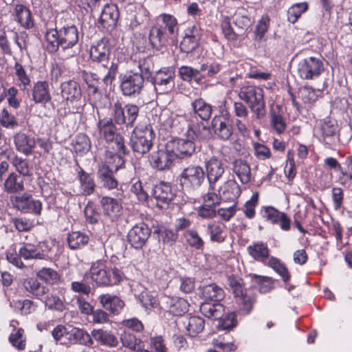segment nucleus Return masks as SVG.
<instances>
[{"label":"nucleus","instance_id":"1","mask_svg":"<svg viewBox=\"0 0 352 352\" xmlns=\"http://www.w3.org/2000/svg\"><path fill=\"white\" fill-rule=\"evenodd\" d=\"M47 49L51 53L56 52L59 48L63 51L73 49L79 40V32L74 25L58 29H47L45 32Z\"/></svg>","mask_w":352,"mask_h":352},{"label":"nucleus","instance_id":"2","mask_svg":"<svg viewBox=\"0 0 352 352\" xmlns=\"http://www.w3.org/2000/svg\"><path fill=\"white\" fill-rule=\"evenodd\" d=\"M110 52L109 40L103 37L91 45L89 52L93 63L100 64L102 67L108 69L107 73L102 78V82L107 86L112 85L118 72V65L109 60Z\"/></svg>","mask_w":352,"mask_h":352},{"label":"nucleus","instance_id":"3","mask_svg":"<svg viewBox=\"0 0 352 352\" xmlns=\"http://www.w3.org/2000/svg\"><path fill=\"white\" fill-rule=\"evenodd\" d=\"M111 118H106L99 120L97 124L99 138L104 140L107 144H113L112 148L115 151L112 157L114 161L118 160V162H121L120 167L124 164V161L122 155L129 153V151L125 146L124 138L119 133Z\"/></svg>","mask_w":352,"mask_h":352},{"label":"nucleus","instance_id":"4","mask_svg":"<svg viewBox=\"0 0 352 352\" xmlns=\"http://www.w3.org/2000/svg\"><path fill=\"white\" fill-rule=\"evenodd\" d=\"M85 275H89L98 286H109L118 284L123 278V273L118 268L107 269L104 263L98 261L94 263Z\"/></svg>","mask_w":352,"mask_h":352},{"label":"nucleus","instance_id":"5","mask_svg":"<svg viewBox=\"0 0 352 352\" xmlns=\"http://www.w3.org/2000/svg\"><path fill=\"white\" fill-rule=\"evenodd\" d=\"M239 98L245 101L256 118L266 115L265 102L263 89L256 86H243L238 91Z\"/></svg>","mask_w":352,"mask_h":352},{"label":"nucleus","instance_id":"6","mask_svg":"<svg viewBox=\"0 0 352 352\" xmlns=\"http://www.w3.org/2000/svg\"><path fill=\"white\" fill-rule=\"evenodd\" d=\"M155 133L151 126H135L130 137L129 145L137 155L146 154L153 146Z\"/></svg>","mask_w":352,"mask_h":352},{"label":"nucleus","instance_id":"7","mask_svg":"<svg viewBox=\"0 0 352 352\" xmlns=\"http://www.w3.org/2000/svg\"><path fill=\"white\" fill-rule=\"evenodd\" d=\"M119 79V87L123 96L137 98L142 94L145 84L142 74L129 71L120 74Z\"/></svg>","mask_w":352,"mask_h":352},{"label":"nucleus","instance_id":"8","mask_svg":"<svg viewBox=\"0 0 352 352\" xmlns=\"http://www.w3.org/2000/svg\"><path fill=\"white\" fill-rule=\"evenodd\" d=\"M111 116L118 125L133 127L137 120L140 109L135 104L129 103L122 107V102L117 100L111 106Z\"/></svg>","mask_w":352,"mask_h":352},{"label":"nucleus","instance_id":"9","mask_svg":"<svg viewBox=\"0 0 352 352\" xmlns=\"http://www.w3.org/2000/svg\"><path fill=\"white\" fill-rule=\"evenodd\" d=\"M206 179L203 168L199 165H189L184 168L179 175L180 184L184 190L193 192L198 189Z\"/></svg>","mask_w":352,"mask_h":352},{"label":"nucleus","instance_id":"10","mask_svg":"<svg viewBox=\"0 0 352 352\" xmlns=\"http://www.w3.org/2000/svg\"><path fill=\"white\" fill-rule=\"evenodd\" d=\"M175 70L171 67H163L157 71L151 77V82L157 94L170 92L175 87Z\"/></svg>","mask_w":352,"mask_h":352},{"label":"nucleus","instance_id":"11","mask_svg":"<svg viewBox=\"0 0 352 352\" xmlns=\"http://www.w3.org/2000/svg\"><path fill=\"white\" fill-rule=\"evenodd\" d=\"M324 71V64L321 59L308 57L300 60L297 67V74L303 80H315Z\"/></svg>","mask_w":352,"mask_h":352},{"label":"nucleus","instance_id":"12","mask_svg":"<svg viewBox=\"0 0 352 352\" xmlns=\"http://www.w3.org/2000/svg\"><path fill=\"white\" fill-rule=\"evenodd\" d=\"M150 165L159 170L168 169L175 160V155L171 148L166 144L165 149L152 152L148 157Z\"/></svg>","mask_w":352,"mask_h":352},{"label":"nucleus","instance_id":"13","mask_svg":"<svg viewBox=\"0 0 352 352\" xmlns=\"http://www.w3.org/2000/svg\"><path fill=\"white\" fill-rule=\"evenodd\" d=\"M175 193L169 184L161 182L154 186L151 190L150 201H155L156 206L164 208L173 199Z\"/></svg>","mask_w":352,"mask_h":352},{"label":"nucleus","instance_id":"14","mask_svg":"<svg viewBox=\"0 0 352 352\" xmlns=\"http://www.w3.org/2000/svg\"><path fill=\"white\" fill-rule=\"evenodd\" d=\"M168 146L175 155V158L185 159L190 157L196 151V144L193 140L177 139L168 142Z\"/></svg>","mask_w":352,"mask_h":352},{"label":"nucleus","instance_id":"15","mask_svg":"<svg viewBox=\"0 0 352 352\" xmlns=\"http://www.w3.org/2000/svg\"><path fill=\"white\" fill-rule=\"evenodd\" d=\"M207 178L212 190H216L217 182L222 177L225 169L222 162L217 157H212L206 162Z\"/></svg>","mask_w":352,"mask_h":352},{"label":"nucleus","instance_id":"16","mask_svg":"<svg viewBox=\"0 0 352 352\" xmlns=\"http://www.w3.org/2000/svg\"><path fill=\"white\" fill-rule=\"evenodd\" d=\"M151 234L148 225L141 221L134 226L128 234V240L136 249L142 248Z\"/></svg>","mask_w":352,"mask_h":352},{"label":"nucleus","instance_id":"17","mask_svg":"<svg viewBox=\"0 0 352 352\" xmlns=\"http://www.w3.org/2000/svg\"><path fill=\"white\" fill-rule=\"evenodd\" d=\"M11 201L14 207L25 212L38 214L42 209L41 202L38 200L31 199V196L28 194H24L23 196L12 197Z\"/></svg>","mask_w":352,"mask_h":352},{"label":"nucleus","instance_id":"18","mask_svg":"<svg viewBox=\"0 0 352 352\" xmlns=\"http://www.w3.org/2000/svg\"><path fill=\"white\" fill-rule=\"evenodd\" d=\"M56 289H53L51 293L47 292L44 297H43V302L45 306L51 311L57 312H63L66 309V305L65 303L64 293L65 289L60 288L58 293L60 296L56 293Z\"/></svg>","mask_w":352,"mask_h":352},{"label":"nucleus","instance_id":"19","mask_svg":"<svg viewBox=\"0 0 352 352\" xmlns=\"http://www.w3.org/2000/svg\"><path fill=\"white\" fill-rule=\"evenodd\" d=\"M199 291L204 302H221L225 297L224 290L215 283L199 287Z\"/></svg>","mask_w":352,"mask_h":352},{"label":"nucleus","instance_id":"20","mask_svg":"<svg viewBox=\"0 0 352 352\" xmlns=\"http://www.w3.org/2000/svg\"><path fill=\"white\" fill-rule=\"evenodd\" d=\"M12 16L14 20L25 30H30L34 26V21L30 10L23 4L14 6Z\"/></svg>","mask_w":352,"mask_h":352},{"label":"nucleus","instance_id":"21","mask_svg":"<svg viewBox=\"0 0 352 352\" xmlns=\"http://www.w3.org/2000/svg\"><path fill=\"white\" fill-rule=\"evenodd\" d=\"M67 344H79L87 346H91L94 340L90 334L85 330L77 327H69L66 334Z\"/></svg>","mask_w":352,"mask_h":352},{"label":"nucleus","instance_id":"22","mask_svg":"<svg viewBox=\"0 0 352 352\" xmlns=\"http://www.w3.org/2000/svg\"><path fill=\"white\" fill-rule=\"evenodd\" d=\"M76 171L80 195L83 196L92 195L96 188V184L92 175L87 173L80 166L77 168Z\"/></svg>","mask_w":352,"mask_h":352},{"label":"nucleus","instance_id":"23","mask_svg":"<svg viewBox=\"0 0 352 352\" xmlns=\"http://www.w3.org/2000/svg\"><path fill=\"white\" fill-rule=\"evenodd\" d=\"M98 300L102 308L113 315L119 314L124 307V302L116 295L101 294Z\"/></svg>","mask_w":352,"mask_h":352},{"label":"nucleus","instance_id":"24","mask_svg":"<svg viewBox=\"0 0 352 352\" xmlns=\"http://www.w3.org/2000/svg\"><path fill=\"white\" fill-rule=\"evenodd\" d=\"M14 143L16 149L25 155H31L36 144L34 137L23 132L16 133L14 135Z\"/></svg>","mask_w":352,"mask_h":352},{"label":"nucleus","instance_id":"25","mask_svg":"<svg viewBox=\"0 0 352 352\" xmlns=\"http://www.w3.org/2000/svg\"><path fill=\"white\" fill-rule=\"evenodd\" d=\"M32 91V100L36 104L45 105L52 99L49 84L45 80L35 82Z\"/></svg>","mask_w":352,"mask_h":352},{"label":"nucleus","instance_id":"26","mask_svg":"<svg viewBox=\"0 0 352 352\" xmlns=\"http://www.w3.org/2000/svg\"><path fill=\"white\" fill-rule=\"evenodd\" d=\"M118 17L119 11L117 6L114 4H106L99 18V23L104 28H114Z\"/></svg>","mask_w":352,"mask_h":352},{"label":"nucleus","instance_id":"27","mask_svg":"<svg viewBox=\"0 0 352 352\" xmlns=\"http://www.w3.org/2000/svg\"><path fill=\"white\" fill-rule=\"evenodd\" d=\"M323 141L331 145L335 142L338 132V125L335 120L327 119L321 122L319 127Z\"/></svg>","mask_w":352,"mask_h":352},{"label":"nucleus","instance_id":"28","mask_svg":"<svg viewBox=\"0 0 352 352\" xmlns=\"http://www.w3.org/2000/svg\"><path fill=\"white\" fill-rule=\"evenodd\" d=\"M219 193L224 201H234L241 194V188L235 180L230 179L219 187Z\"/></svg>","mask_w":352,"mask_h":352},{"label":"nucleus","instance_id":"29","mask_svg":"<svg viewBox=\"0 0 352 352\" xmlns=\"http://www.w3.org/2000/svg\"><path fill=\"white\" fill-rule=\"evenodd\" d=\"M200 312L209 319L218 320L225 313V307L221 302H202L199 306Z\"/></svg>","mask_w":352,"mask_h":352},{"label":"nucleus","instance_id":"30","mask_svg":"<svg viewBox=\"0 0 352 352\" xmlns=\"http://www.w3.org/2000/svg\"><path fill=\"white\" fill-rule=\"evenodd\" d=\"M186 137L193 140H206L212 137L211 130L201 122L196 124H188V128L186 132Z\"/></svg>","mask_w":352,"mask_h":352},{"label":"nucleus","instance_id":"31","mask_svg":"<svg viewBox=\"0 0 352 352\" xmlns=\"http://www.w3.org/2000/svg\"><path fill=\"white\" fill-rule=\"evenodd\" d=\"M98 178L102 187L109 190L117 188L118 182L113 175V171L108 166L102 164L99 166L97 172Z\"/></svg>","mask_w":352,"mask_h":352},{"label":"nucleus","instance_id":"32","mask_svg":"<svg viewBox=\"0 0 352 352\" xmlns=\"http://www.w3.org/2000/svg\"><path fill=\"white\" fill-rule=\"evenodd\" d=\"M232 170L242 184H246L250 182L251 169L246 161L242 159L234 160L232 163Z\"/></svg>","mask_w":352,"mask_h":352},{"label":"nucleus","instance_id":"33","mask_svg":"<svg viewBox=\"0 0 352 352\" xmlns=\"http://www.w3.org/2000/svg\"><path fill=\"white\" fill-rule=\"evenodd\" d=\"M61 95L69 101L78 100L81 98V89L74 80H68L61 84Z\"/></svg>","mask_w":352,"mask_h":352},{"label":"nucleus","instance_id":"34","mask_svg":"<svg viewBox=\"0 0 352 352\" xmlns=\"http://www.w3.org/2000/svg\"><path fill=\"white\" fill-rule=\"evenodd\" d=\"M23 286L26 292L40 300H43V297L49 292V289L47 287L33 278L25 279Z\"/></svg>","mask_w":352,"mask_h":352},{"label":"nucleus","instance_id":"35","mask_svg":"<svg viewBox=\"0 0 352 352\" xmlns=\"http://www.w3.org/2000/svg\"><path fill=\"white\" fill-rule=\"evenodd\" d=\"M91 336L100 344L109 347H116L118 345V340L111 332L100 329H94Z\"/></svg>","mask_w":352,"mask_h":352},{"label":"nucleus","instance_id":"36","mask_svg":"<svg viewBox=\"0 0 352 352\" xmlns=\"http://www.w3.org/2000/svg\"><path fill=\"white\" fill-rule=\"evenodd\" d=\"M212 126L218 137L223 140H229L233 133L232 124H228L226 120H222L221 118H214Z\"/></svg>","mask_w":352,"mask_h":352},{"label":"nucleus","instance_id":"37","mask_svg":"<svg viewBox=\"0 0 352 352\" xmlns=\"http://www.w3.org/2000/svg\"><path fill=\"white\" fill-rule=\"evenodd\" d=\"M166 303L168 311L174 316H182L188 311L189 303L184 298H167Z\"/></svg>","mask_w":352,"mask_h":352},{"label":"nucleus","instance_id":"38","mask_svg":"<svg viewBox=\"0 0 352 352\" xmlns=\"http://www.w3.org/2000/svg\"><path fill=\"white\" fill-rule=\"evenodd\" d=\"M194 114L201 120H208L212 115V107L202 98H197L191 103Z\"/></svg>","mask_w":352,"mask_h":352},{"label":"nucleus","instance_id":"39","mask_svg":"<svg viewBox=\"0 0 352 352\" xmlns=\"http://www.w3.org/2000/svg\"><path fill=\"white\" fill-rule=\"evenodd\" d=\"M247 250L253 258L262 263H264L270 255V250L267 244L262 242L254 243L247 248Z\"/></svg>","mask_w":352,"mask_h":352},{"label":"nucleus","instance_id":"40","mask_svg":"<svg viewBox=\"0 0 352 352\" xmlns=\"http://www.w3.org/2000/svg\"><path fill=\"white\" fill-rule=\"evenodd\" d=\"M234 23L238 28L239 34H243L252 26L253 20L244 8H239L234 15Z\"/></svg>","mask_w":352,"mask_h":352},{"label":"nucleus","instance_id":"41","mask_svg":"<svg viewBox=\"0 0 352 352\" xmlns=\"http://www.w3.org/2000/svg\"><path fill=\"white\" fill-rule=\"evenodd\" d=\"M4 190L8 193H17L24 190L23 179L15 173L9 175L4 182Z\"/></svg>","mask_w":352,"mask_h":352},{"label":"nucleus","instance_id":"42","mask_svg":"<svg viewBox=\"0 0 352 352\" xmlns=\"http://www.w3.org/2000/svg\"><path fill=\"white\" fill-rule=\"evenodd\" d=\"M100 203L103 207L104 213L109 216V218H117L119 216L122 206L116 199L104 197L101 199Z\"/></svg>","mask_w":352,"mask_h":352},{"label":"nucleus","instance_id":"43","mask_svg":"<svg viewBox=\"0 0 352 352\" xmlns=\"http://www.w3.org/2000/svg\"><path fill=\"white\" fill-rule=\"evenodd\" d=\"M149 41L152 46L155 48H160L164 45L167 41V37L162 26H153L149 34Z\"/></svg>","mask_w":352,"mask_h":352},{"label":"nucleus","instance_id":"44","mask_svg":"<svg viewBox=\"0 0 352 352\" xmlns=\"http://www.w3.org/2000/svg\"><path fill=\"white\" fill-rule=\"evenodd\" d=\"M186 324V332L188 336L195 337L202 332L205 326V320L199 316H191L188 319Z\"/></svg>","mask_w":352,"mask_h":352},{"label":"nucleus","instance_id":"45","mask_svg":"<svg viewBox=\"0 0 352 352\" xmlns=\"http://www.w3.org/2000/svg\"><path fill=\"white\" fill-rule=\"evenodd\" d=\"M270 118L271 124L274 129L278 133H282L286 129L287 124L279 106L271 109Z\"/></svg>","mask_w":352,"mask_h":352},{"label":"nucleus","instance_id":"46","mask_svg":"<svg viewBox=\"0 0 352 352\" xmlns=\"http://www.w3.org/2000/svg\"><path fill=\"white\" fill-rule=\"evenodd\" d=\"M208 229L210 233V239L212 241L221 243L227 236L226 228L222 221H214L210 224Z\"/></svg>","mask_w":352,"mask_h":352},{"label":"nucleus","instance_id":"47","mask_svg":"<svg viewBox=\"0 0 352 352\" xmlns=\"http://www.w3.org/2000/svg\"><path fill=\"white\" fill-rule=\"evenodd\" d=\"M248 276L252 282L257 285L259 292L261 294L268 293L274 288V282L270 277L259 276L256 274H250Z\"/></svg>","mask_w":352,"mask_h":352},{"label":"nucleus","instance_id":"48","mask_svg":"<svg viewBox=\"0 0 352 352\" xmlns=\"http://www.w3.org/2000/svg\"><path fill=\"white\" fill-rule=\"evenodd\" d=\"M120 340L122 346L131 351L138 352L144 346V343L141 339L137 338L135 336L129 332L124 331L120 336Z\"/></svg>","mask_w":352,"mask_h":352},{"label":"nucleus","instance_id":"49","mask_svg":"<svg viewBox=\"0 0 352 352\" xmlns=\"http://www.w3.org/2000/svg\"><path fill=\"white\" fill-rule=\"evenodd\" d=\"M37 276L48 285H55L60 281V274L50 267H43L36 273Z\"/></svg>","mask_w":352,"mask_h":352},{"label":"nucleus","instance_id":"50","mask_svg":"<svg viewBox=\"0 0 352 352\" xmlns=\"http://www.w3.org/2000/svg\"><path fill=\"white\" fill-rule=\"evenodd\" d=\"M236 298V303L239 306V309L243 314H248L252 309L253 305L256 302V298L253 296L243 293Z\"/></svg>","mask_w":352,"mask_h":352},{"label":"nucleus","instance_id":"51","mask_svg":"<svg viewBox=\"0 0 352 352\" xmlns=\"http://www.w3.org/2000/svg\"><path fill=\"white\" fill-rule=\"evenodd\" d=\"M14 69L16 77L17 85L22 91H25L31 82L30 78L28 75L24 67L19 63H15Z\"/></svg>","mask_w":352,"mask_h":352},{"label":"nucleus","instance_id":"52","mask_svg":"<svg viewBox=\"0 0 352 352\" xmlns=\"http://www.w3.org/2000/svg\"><path fill=\"white\" fill-rule=\"evenodd\" d=\"M19 255L24 259L43 258V254L38 245L25 243L19 250Z\"/></svg>","mask_w":352,"mask_h":352},{"label":"nucleus","instance_id":"53","mask_svg":"<svg viewBox=\"0 0 352 352\" xmlns=\"http://www.w3.org/2000/svg\"><path fill=\"white\" fill-rule=\"evenodd\" d=\"M11 306L21 315H28L36 310V306L32 300H19L11 302Z\"/></svg>","mask_w":352,"mask_h":352},{"label":"nucleus","instance_id":"54","mask_svg":"<svg viewBox=\"0 0 352 352\" xmlns=\"http://www.w3.org/2000/svg\"><path fill=\"white\" fill-rule=\"evenodd\" d=\"M88 240V236L80 232H72L67 237L69 247L72 250L80 248L87 243Z\"/></svg>","mask_w":352,"mask_h":352},{"label":"nucleus","instance_id":"55","mask_svg":"<svg viewBox=\"0 0 352 352\" xmlns=\"http://www.w3.org/2000/svg\"><path fill=\"white\" fill-rule=\"evenodd\" d=\"M267 265L275 270L281 277L285 283L290 279L289 272L286 266L280 261L275 257H271L267 263Z\"/></svg>","mask_w":352,"mask_h":352},{"label":"nucleus","instance_id":"56","mask_svg":"<svg viewBox=\"0 0 352 352\" xmlns=\"http://www.w3.org/2000/svg\"><path fill=\"white\" fill-rule=\"evenodd\" d=\"M91 148V141L89 137L85 134L80 133L76 137L74 144V150L76 153L84 155Z\"/></svg>","mask_w":352,"mask_h":352},{"label":"nucleus","instance_id":"57","mask_svg":"<svg viewBox=\"0 0 352 352\" xmlns=\"http://www.w3.org/2000/svg\"><path fill=\"white\" fill-rule=\"evenodd\" d=\"M308 10L306 2L298 3L292 6L287 10V19L289 22L296 23L302 13Z\"/></svg>","mask_w":352,"mask_h":352},{"label":"nucleus","instance_id":"58","mask_svg":"<svg viewBox=\"0 0 352 352\" xmlns=\"http://www.w3.org/2000/svg\"><path fill=\"white\" fill-rule=\"evenodd\" d=\"M177 118V116L176 114H174L169 109H165L160 111L157 117V122L166 129L171 128L174 126Z\"/></svg>","mask_w":352,"mask_h":352},{"label":"nucleus","instance_id":"59","mask_svg":"<svg viewBox=\"0 0 352 352\" xmlns=\"http://www.w3.org/2000/svg\"><path fill=\"white\" fill-rule=\"evenodd\" d=\"M138 67L140 69L139 74H142V76H151L154 69V63L153 58L146 56L141 58L137 62Z\"/></svg>","mask_w":352,"mask_h":352},{"label":"nucleus","instance_id":"60","mask_svg":"<svg viewBox=\"0 0 352 352\" xmlns=\"http://www.w3.org/2000/svg\"><path fill=\"white\" fill-rule=\"evenodd\" d=\"M219 328L223 330H230L235 327L237 324L236 316L234 312L224 314L222 318H219Z\"/></svg>","mask_w":352,"mask_h":352},{"label":"nucleus","instance_id":"61","mask_svg":"<svg viewBox=\"0 0 352 352\" xmlns=\"http://www.w3.org/2000/svg\"><path fill=\"white\" fill-rule=\"evenodd\" d=\"M221 27L222 32L227 40L230 41H235L237 40L239 34L234 32L229 17L224 16L223 18Z\"/></svg>","mask_w":352,"mask_h":352},{"label":"nucleus","instance_id":"62","mask_svg":"<svg viewBox=\"0 0 352 352\" xmlns=\"http://www.w3.org/2000/svg\"><path fill=\"white\" fill-rule=\"evenodd\" d=\"M298 97L305 104H313L317 100V95L311 87L304 86L298 90Z\"/></svg>","mask_w":352,"mask_h":352},{"label":"nucleus","instance_id":"63","mask_svg":"<svg viewBox=\"0 0 352 352\" xmlns=\"http://www.w3.org/2000/svg\"><path fill=\"white\" fill-rule=\"evenodd\" d=\"M10 343L19 350H23L25 348L26 342L24 336V330L21 328L17 329L14 333H11L9 337Z\"/></svg>","mask_w":352,"mask_h":352},{"label":"nucleus","instance_id":"64","mask_svg":"<svg viewBox=\"0 0 352 352\" xmlns=\"http://www.w3.org/2000/svg\"><path fill=\"white\" fill-rule=\"evenodd\" d=\"M0 123L7 129H14L19 126L14 116L9 113L6 109H2L0 113Z\"/></svg>","mask_w":352,"mask_h":352}]
</instances>
